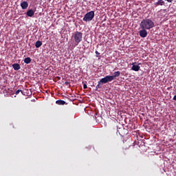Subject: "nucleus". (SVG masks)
<instances>
[{
	"label": "nucleus",
	"instance_id": "nucleus-3",
	"mask_svg": "<svg viewBox=\"0 0 176 176\" xmlns=\"http://www.w3.org/2000/svg\"><path fill=\"white\" fill-rule=\"evenodd\" d=\"M83 34H82V32H76L74 34V41L76 42V43H77V45H79V43H80V42H82V39L83 38Z\"/></svg>",
	"mask_w": 176,
	"mask_h": 176
},
{
	"label": "nucleus",
	"instance_id": "nucleus-5",
	"mask_svg": "<svg viewBox=\"0 0 176 176\" xmlns=\"http://www.w3.org/2000/svg\"><path fill=\"white\" fill-rule=\"evenodd\" d=\"M108 80H107V78H102V79H100L98 82V85L96 87V91H97V90H98V89H101L102 87V85L105 84V83H108Z\"/></svg>",
	"mask_w": 176,
	"mask_h": 176
},
{
	"label": "nucleus",
	"instance_id": "nucleus-2",
	"mask_svg": "<svg viewBox=\"0 0 176 176\" xmlns=\"http://www.w3.org/2000/svg\"><path fill=\"white\" fill-rule=\"evenodd\" d=\"M94 16H96V14H94V11H90L85 14L84 18L82 19L83 21H91L94 19Z\"/></svg>",
	"mask_w": 176,
	"mask_h": 176
},
{
	"label": "nucleus",
	"instance_id": "nucleus-8",
	"mask_svg": "<svg viewBox=\"0 0 176 176\" xmlns=\"http://www.w3.org/2000/svg\"><path fill=\"white\" fill-rule=\"evenodd\" d=\"M26 14L28 17H33L34 14H35V11H34L32 9L28 10Z\"/></svg>",
	"mask_w": 176,
	"mask_h": 176
},
{
	"label": "nucleus",
	"instance_id": "nucleus-10",
	"mask_svg": "<svg viewBox=\"0 0 176 176\" xmlns=\"http://www.w3.org/2000/svg\"><path fill=\"white\" fill-rule=\"evenodd\" d=\"M140 65H134V63H133V66L131 67L132 71L138 72L140 71Z\"/></svg>",
	"mask_w": 176,
	"mask_h": 176
},
{
	"label": "nucleus",
	"instance_id": "nucleus-11",
	"mask_svg": "<svg viewBox=\"0 0 176 176\" xmlns=\"http://www.w3.org/2000/svg\"><path fill=\"white\" fill-rule=\"evenodd\" d=\"M12 68L14 69V71H19L21 67L18 63H14L12 65Z\"/></svg>",
	"mask_w": 176,
	"mask_h": 176
},
{
	"label": "nucleus",
	"instance_id": "nucleus-16",
	"mask_svg": "<svg viewBox=\"0 0 176 176\" xmlns=\"http://www.w3.org/2000/svg\"><path fill=\"white\" fill-rule=\"evenodd\" d=\"M23 93V91L20 90V89H18L16 92H15V94L17 96V94H19V93Z\"/></svg>",
	"mask_w": 176,
	"mask_h": 176
},
{
	"label": "nucleus",
	"instance_id": "nucleus-23",
	"mask_svg": "<svg viewBox=\"0 0 176 176\" xmlns=\"http://www.w3.org/2000/svg\"><path fill=\"white\" fill-rule=\"evenodd\" d=\"M116 133H118V130L115 129Z\"/></svg>",
	"mask_w": 176,
	"mask_h": 176
},
{
	"label": "nucleus",
	"instance_id": "nucleus-6",
	"mask_svg": "<svg viewBox=\"0 0 176 176\" xmlns=\"http://www.w3.org/2000/svg\"><path fill=\"white\" fill-rule=\"evenodd\" d=\"M139 34L141 38H146V36H148V32H146V29H142L139 32Z\"/></svg>",
	"mask_w": 176,
	"mask_h": 176
},
{
	"label": "nucleus",
	"instance_id": "nucleus-4",
	"mask_svg": "<svg viewBox=\"0 0 176 176\" xmlns=\"http://www.w3.org/2000/svg\"><path fill=\"white\" fill-rule=\"evenodd\" d=\"M120 72H115L113 73V76H106L104 78L107 79V82H112V80H115L116 78H119L120 76Z\"/></svg>",
	"mask_w": 176,
	"mask_h": 176
},
{
	"label": "nucleus",
	"instance_id": "nucleus-9",
	"mask_svg": "<svg viewBox=\"0 0 176 176\" xmlns=\"http://www.w3.org/2000/svg\"><path fill=\"white\" fill-rule=\"evenodd\" d=\"M21 8L23 9V10H25L27 9V8H28V2L27 1H23L21 3Z\"/></svg>",
	"mask_w": 176,
	"mask_h": 176
},
{
	"label": "nucleus",
	"instance_id": "nucleus-15",
	"mask_svg": "<svg viewBox=\"0 0 176 176\" xmlns=\"http://www.w3.org/2000/svg\"><path fill=\"white\" fill-rule=\"evenodd\" d=\"M83 84V89H87V85L85 83V82H82Z\"/></svg>",
	"mask_w": 176,
	"mask_h": 176
},
{
	"label": "nucleus",
	"instance_id": "nucleus-13",
	"mask_svg": "<svg viewBox=\"0 0 176 176\" xmlns=\"http://www.w3.org/2000/svg\"><path fill=\"white\" fill-rule=\"evenodd\" d=\"M35 46H36V47H37V49L39 48V47H41V46H42V41H37L36 42V43H35Z\"/></svg>",
	"mask_w": 176,
	"mask_h": 176
},
{
	"label": "nucleus",
	"instance_id": "nucleus-1",
	"mask_svg": "<svg viewBox=\"0 0 176 176\" xmlns=\"http://www.w3.org/2000/svg\"><path fill=\"white\" fill-rule=\"evenodd\" d=\"M155 27V23L151 19H143L140 24L141 30H151Z\"/></svg>",
	"mask_w": 176,
	"mask_h": 176
},
{
	"label": "nucleus",
	"instance_id": "nucleus-17",
	"mask_svg": "<svg viewBox=\"0 0 176 176\" xmlns=\"http://www.w3.org/2000/svg\"><path fill=\"white\" fill-rule=\"evenodd\" d=\"M95 53H96L97 57H98V56H100V52H98V51H96Z\"/></svg>",
	"mask_w": 176,
	"mask_h": 176
},
{
	"label": "nucleus",
	"instance_id": "nucleus-14",
	"mask_svg": "<svg viewBox=\"0 0 176 176\" xmlns=\"http://www.w3.org/2000/svg\"><path fill=\"white\" fill-rule=\"evenodd\" d=\"M24 63H25V64H30L31 63V58L30 57L25 58L24 59Z\"/></svg>",
	"mask_w": 176,
	"mask_h": 176
},
{
	"label": "nucleus",
	"instance_id": "nucleus-12",
	"mask_svg": "<svg viewBox=\"0 0 176 176\" xmlns=\"http://www.w3.org/2000/svg\"><path fill=\"white\" fill-rule=\"evenodd\" d=\"M56 104H57L58 105H65V101L62 100H56Z\"/></svg>",
	"mask_w": 176,
	"mask_h": 176
},
{
	"label": "nucleus",
	"instance_id": "nucleus-21",
	"mask_svg": "<svg viewBox=\"0 0 176 176\" xmlns=\"http://www.w3.org/2000/svg\"><path fill=\"white\" fill-rule=\"evenodd\" d=\"M57 78H58V80H60L61 79L60 77H57Z\"/></svg>",
	"mask_w": 176,
	"mask_h": 176
},
{
	"label": "nucleus",
	"instance_id": "nucleus-7",
	"mask_svg": "<svg viewBox=\"0 0 176 176\" xmlns=\"http://www.w3.org/2000/svg\"><path fill=\"white\" fill-rule=\"evenodd\" d=\"M164 5H166V3L164 0H158L157 2L154 3L155 8H157V6H164Z\"/></svg>",
	"mask_w": 176,
	"mask_h": 176
},
{
	"label": "nucleus",
	"instance_id": "nucleus-19",
	"mask_svg": "<svg viewBox=\"0 0 176 176\" xmlns=\"http://www.w3.org/2000/svg\"><path fill=\"white\" fill-rule=\"evenodd\" d=\"M167 1V2H168L169 3H171V2H173V1H174V0H166Z\"/></svg>",
	"mask_w": 176,
	"mask_h": 176
},
{
	"label": "nucleus",
	"instance_id": "nucleus-22",
	"mask_svg": "<svg viewBox=\"0 0 176 176\" xmlns=\"http://www.w3.org/2000/svg\"><path fill=\"white\" fill-rule=\"evenodd\" d=\"M3 93H4V94H5L6 93V90H4V91H3Z\"/></svg>",
	"mask_w": 176,
	"mask_h": 176
},
{
	"label": "nucleus",
	"instance_id": "nucleus-18",
	"mask_svg": "<svg viewBox=\"0 0 176 176\" xmlns=\"http://www.w3.org/2000/svg\"><path fill=\"white\" fill-rule=\"evenodd\" d=\"M162 12H163L164 13H167V9H164V10H162Z\"/></svg>",
	"mask_w": 176,
	"mask_h": 176
},
{
	"label": "nucleus",
	"instance_id": "nucleus-20",
	"mask_svg": "<svg viewBox=\"0 0 176 176\" xmlns=\"http://www.w3.org/2000/svg\"><path fill=\"white\" fill-rule=\"evenodd\" d=\"M65 85H69V82H67V81H66V82H65Z\"/></svg>",
	"mask_w": 176,
	"mask_h": 176
}]
</instances>
